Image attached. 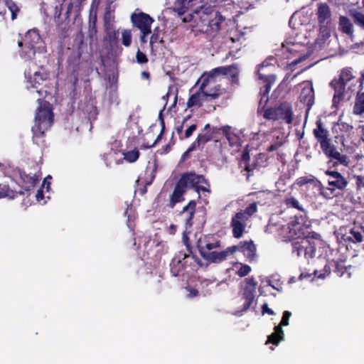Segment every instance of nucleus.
<instances>
[{"instance_id":"nucleus-25","label":"nucleus","mask_w":364,"mask_h":364,"mask_svg":"<svg viewBox=\"0 0 364 364\" xmlns=\"http://www.w3.org/2000/svg\"><path fill=\"white\" fill-rule=\"evenodd\" d=\"M338 30L347 35L351 39L353 36L354 27L351 19L345 16H341L338 20Z\"/></svg>"},{"instance_id":"nucleus-6","label":"nucleus","mask_w":364,"mask_h":364,"mask_svg":"<svg viewBox=\"0 0 364 364\" xmlns=\"http://www.w3.org/2000/svg\"><path fill=\"white\" fill-rule=\"evenodd\" d=\"M230 71L232 70H212L209 73H204L198 80V82H200L198 90L191 95L187 101V107H200L203 105V102L217 99L216 94L207 95L204 93V88L213 82L214 77L218 75L230 74Z\"/></svg>"},{"instance_id":"nucleus-60","label":"nucleus","mask_w":364,"mask_h":364,"mask_svg":"<svg viewBox=\"0 0 364 364\" xmlns=\"http://www.w3.org/2000/svg\"><path fill=\"white\" fill-rule=\"evenodd\" d=\"M161 124H162V129H161V131L160 132V134L158 135V136L156 137L155 141L154 142V144L151 145V146H154L161 138V136L162 134H164V129H165V126H164V121L162 120L161 122Z\"/></svg>"},{"instance_id":"nucleus-12","label":"nucleus","mask_w":364,"mask_h":364,"mask_svg":"<svg viewBox=\"0 0 364 364\" xmlns=\"http://www.w3.org/2000/svg\"><path fill=\"white\" fill-rule=\"evenodd\" d=\"M353 77L350 70H342L338 79H333L330 85L333 87L335 93L333 98V104L343 100L346 86L348 81Z\"/></svg>"},{"instance_id":"nucleus-33","label":"nucleus","mask_w":364,"mask_h":364,"mask_svg":"<svg viewBox=\"0 0 364 364\" xmlns=\"http://www.w3.org/2000/svg\"><path fill=\"white\" fill-rule=\"evenodd\" d=\"M330 29L326 25L320 26V33L318 38L316 41V45H318V47H322L323 44L330 37Z\"/></svg>"},{"instance_id":"nucleus-39","label":"nucleus","mask_w":364,"mask_h":364,"mask_svg":"<svg viewBox=\"0 0 364 364\" xmlns=\"http://www.w3.org/2000/svg\"><path fill=\"white\" fill-rule=\"evenodd\" d=\"M114 0H108L105 14V19L106 21H111L114 19V11L115 6L112 5Z\"/></svg>"},{"instance_id":"nucleus-40","label":"nucleus","mask_w":364,"mask_h":364,"mask_svg":"<svg viewBox=\"0 0 364 364\" xmlns=\"http://www.w3.org/2000/svg\"><path fill=\"white\" fill-rule=\"evenodd\" d=\"M215 83V79L213 80V82L210 83L207 87L204 88V93L207 95L210 94H216L217 98H218L222 94H223V90L220 88V86L219 85H213V87H210L211 84Z\"/></svg>"},{"instance_id":"nucleus-45","label":"nucleus","mask_w":364,"mask_h":364,"mask_svg":"<svg viewBox=\"0 0 364 364\" xmlns=\"http://www.w3.org/2000/svg\"><path fill=\"white\" fill-rule=\"evenodd\" d=\"M291 316V313L290 311H284L283 313L280 323L277 326H281V328H282V326H288L289 320V318Z\"/></svg>"},{"instance_id":"nucleus-56","label":"nucleus","mask_w":364,"mask_h":364,"mask_svg":"<svg viewBox=\"0 0 364 364\" xmlns=\"http://www.w3.org/2000/svg\"><path fill=\"white\" fill-rule=\"evenodd\" d=\"M222 130L227 139L230 141V127L229 126H225L222 127Z\"/></svg>"},{"instance_id":"nucleus-44","label":"nucleus","mask_w":364,"mask_h":364,"mask_svg":"<svg viewBox=\"0 0 364 364\" xmlns=\"http://www.w3.org/2000/svg\"><path fill=\"white\" fill-rule=\"evenodd\" d=\"M333 272L338 276L342 277L346 272V267L340 262H335Z\"/></svg>"},{"instance_id":"nucleus-1","label":"nucleus","mask_w":364,"mask_h":364,"mask_svg":"<svg viewBox=\"0 0 364 364\" xmlns=\"http://www.w3.org/2000/svg\"><path fill=\"white\" fill-rule=\"evenodd\" d=\"M325 174L328 176V187H324L321 182L312 175L298 178L293 186H305V191L312 189L314 196L316 191L326 199L336 197L341 192L346 190L348 181L340 172L334 170H326Z\"/></svg>"},{"instance_id":"nucleus-13","label":"nucleus","mask_w":364,"mask_h":364,"mask_svg":"<svg viewBox=\"0 0 364 364\" xmlns=\"http://www.w3.org/2000/svg\"><path fill=\"white\" fill-rule=\"evenodd\" d=\"M237 251L242 252L250 262L255 261L257 257L256 245L252 240L240 241L237 245L228 247L227 248V258Z\"/></svg>"},{"instance_id":"nucleus-62","label":"nucleus","mask_w":364,"mask_h":364,"mask_svg":"<svg viewBox=\"0 0 364 364\" xmlns=\"http://www.w3.org/2000/svg\"><path fill=\"white\" fill-rule=\"evenodd\" d=\"M43 191L42 189H39L38 191H37V193H36V198H37V200L40 201L41 200L43 199Z\"/></svg>"},{"instance_id":"nucleus-3","label":"nucleus","mask_w":364,"mask_h":364,"mask_svg":"<svg viewBox=\"0 0 364 364\" xmlns=\"http://www.w3.org/2000/svg\"><path fill=\"white\" fill-rule=\"evenodd\" d=\"M210 183L203 175L197 174L194 171L183 173L170 196L168 206L173 208L176 203L183 201V196L188 189L194 190L198 193V198H200V191L210 192Z\"/></svg>"},{"instance_id":"nucleus-20","label":"nucleus","mask_w":364,"mask_h":364,"mask_svg":"<svg viewBox=\"0 0 364 364\" xmlns=\"http://www.w3.org/2000/svg\"><path fill=\"white\" fill-rule=\"evenodd\" d=\"M18 194L23 195V191L16 189V181L13 178H10V183H0V198H14Z\"/></svg>"},{"instance_id":"nucleus-9","label":"nucleus","mask_w":364,"mask_h":364,"mask_svg":"<svg viewBox=\"0 0 364 364\" xmlns=\"http://www.w3.org/2000/svg\"><path fill=\"white\" fill-rule=\"evenodd\" d=\"M263 117L268 120L291 124L294 119L291 105L289 102H284L274 107L267 109L264 107Z\"/></svg>"},{"instance_id":"nucleus-47","label":"nucleus","mask_w":364,"mask_h":364,"mask_svg":"<svg viewBox=\"0 0 364 364\" xmlns=\"http://www.w3.org/2000/svg\"><path fill=\"white\" fill-rule=\"evenodd\" d=\"M197 129V125L196 124L191 125L185 131V134L183 136H181V139L189 138Z\"/></svg>"},{"instance_id":"nucleus-41","label":"nucleus","mask_w":364,"mask_h":364,"mask_svg":"<svg viewBox=\"0 0 364 364\" xmlns=\"http://www.w3.org/2000/svg\"><path fill=\"white\" fill-rule=\"evenodd\" d=\"M122 43L126 47H129L131 45L132 32L130 30H124L122 32Z\"/></svg>"},{"instance_id":"nucleus-23","label":"nucleus","mask_w":364,"mask_h":364,"mask_svg":"<svg viewBox=\"0 0 364 364\" xmlns=\"http://www.w3.org/2000/svg\"><path fill=\"white\" fill-rule=\"evenodd\" d=\"M259 78L262 80L264 82V85L260 88L259 95H262L264 97H266L264 104L262 107V109L265 107L266 104L267 103L269 100V93L270 92L272 85L275 82V75H262L261 74H259Z\"/></svg>"},{"instance_id":"nucleus-19","label":"nucleus","mask_w":364,"mask_h":364,"mask_svg":"<svg viewBox=\"0 0 364 364\" xmlns=\"http://www.w3.org/2000/svg\"><path fill=\"white\" fill-rule=\"evenodd\" d=\"M19 175L23 185L22 186L18 187L17 189H21L23 191V193L26 191H29L33 188H34L41 176V175H37L36 173L30 172L27 173L24 171H20Z\"/></svg>"},{"instance_id":"nucleus-22","label":"nucleus","mask_w":364,"mask_h":364,"mask_svg":"<svg viewBox=\"0 0 364 364\" xmlns=\"http://www.w3.org/2000/svg\"><path fill=\"white\" fill-rule=\"evenodd\" d=\"M196 203L195 200H190L187 205L183 207L181 215L183 218L186 228L193 225V218L196 213Z\"/></svg>"},{"instance_id":"nucleus-53","label":"nucleus","mask_w":364,"mask_h":364,"mask_svg":"<svg viewBox=\"0 0 364 364\" xmlns=\"http://www.w3.org/2000/svg\"><path fill=\"white\" fill-rule=\"evenodd\" d=\"M182 240H183V242L186 245L188 251L190 253H192V251H191L192 247H191V245L190 244L188 237L186 234H183Z\"/></svg>"},{"instance_id":"nucleus-31","label":"nucleus","mask_w":364,"mask_h":364,"mask_svg":"<svg viewBox=\"0 0 364 364\" xmlns=\"http://www.w3.org/2000/svg\"><path fill=\"white\" fill-rule=\"evenodd\" d=\"M284 331L281 326H275L274 332L268 336L266 344L272 343L277 346L279 342L284 339Z\"/></svg>"},{"instance_id":"nucleus-61","label":"nucleus","mask_w":364,"mask_h":364,"mask_svg":"<svg viewBox=\"0 0 364 364\" xmlns=\"http://www.w3.org/2000/svg\"><path fill=\"white\" fill-rule=\"evenodd\" d=\"M52 179V177L50 176H48V177H46L44 180H43V186H46V189L47 191L49 190L50 188V182L48 181V180H51Z\"/></svg>"},{"instance_id":"nucleus-49","label":"nucleus","mask_w":364,"mask_h":364,"mask_svg":"<svg viewBox=\"0 0 364 364\" xmlns=\"http://www.w3.org/2000/svg\"><path fill=\"white\" fill-rule=\"evenodd\" d=\"M338 127L340 131L343 132H350L353 129V126L346 122H341L338 124Z\"/></svg>"},{"instance_id":"nucleus-63","label":"nucleus","mask_w":364,"mask_h":364,"mask_svg":"<svg viewBox=\"0 0 364 364\" xmlns=\"http://www.w3.org/2000/svg\"><path fill=\"white\" fill-rule=\"evenodd\" d=\"M254 168V166H251L249 164H246L245 169L248 173V176H250V173L253 171Z\"/></svg>"},{"instance_id":"nucleus-64","label":"nucleus","mask_w":364,"mask_h":364,"mask_svg":"<svg viewBox=\"0 0 364 364\" xmlns=\"http://www.w3.org/2000/svg\"><path fill=\"white\" fill-rule=\"evenodd\" d=\"M161 290H162V285H161V281L158 280V284L155 287L154 291L156 293L159 294L161 291Z\"/></svg>"},{"instance_id":"nucleus-43","label":"nucleus","mask_w":364,"mask_h":364,"mask_svg":"<svg viewBox=\"0 0 364 364\" xmlns=\"http://www.w3.org/2000/svg\"><path fill=\"white\" fill-rule=\"evenodd\" d=\"M6 5L11 13L12 20H14L16 18V14L18 11V6L11 0H7Z\"/></svg>"},{"instance_id":"nucleus-32","label":"nucleus","mask_w":364,"mask_h":364,"mask_svg":"<svg viewBox=\"0 0 364 364\" xmlns=\"http://www.w3.org/2000/svg\"><path fill=\"white\" fill-rule=\"evenodd\" d=\"M96 70L99 75L103 74L105 75V80H107L111 85L117 83L118 80L117 70H101L102 73L99 72V70Z\"/></svg>"},{"instance_id":"nucleus-51","label":"nucleus","mask_w":364,"mask_h":364,"mask_svg":"<svg viewBox=\"0 0 364 364\" xmlns=\"http://www.w3.org/2000/svg\"><path fill=\"white\" fill-rule=\"evenodd\" d=\"M282 142L276 141L274 144L269 146L266 150L267 152H272V151L277 150L280 146H282Z\"/></svg>"},{"instance_id":"nucleus-54","label":"nucleus","mask_w":364,"mask_h":364,"mask_svg":"<svg viewBox=\"0 0 364 364\" xmlns=\"http://www.w3.org/2000/svg\"><path fill=\"white\" fill-rule=\"evenodd\" d=\"M196 149V147L195 146V144H192L191 146L183 154L181 159L186 160L188 157L189 154Z\"/></svg>"},{"instance_id":"nucleus-55","label":"nucleus","mask_w":364,"mask_h":364,"mask_svg":"<svg viewBox=\"0 0 364 364\" xmlns=\"http://www.w3.org/2000/svg\"><path fill=\"white\" fill-rule=\"evenodd\" d=\"M265 99H266V97H264L262 95H261V97H260V100H259V106H258V109H257V113L258 114H262L264 113V109H262V107L264 104V101H265Z\"/></svg>"},{"instance_id":"nucleus-16","label":"nucleus","mask_w":364,"mask_h":364,"mask_svg":"<svg viewBox=\"0 0 364 364\" xmlns=\"http://www.w3.org/2000/svg\"><path fill=\"white\" fill-rule=\"evenodd\" d=\"M48 79V74L46 70H38L33 73V77H30V82L35 92L39 95L41 98H45L48 95V90L44 87H39L40 85L46 87Z\"/></svg>"},{"instance_id":"nucleus-24","label":"nucleus","mask_w":364,"mask_h":364,"mask_svg":"<svg viewBox=\"0 0 364 364\" xmlns=\"http://www.w3.org/2000/svg\"><path fill=\"white\" fill-rule=\"evenodd\" d=\"M300 102L307 107L306 114L314 104V91L312 87H304L299 96Z\"/></svg>"},{"instance_id":"nucleus-59","label":"nucleus","mask_w":364,"mask_h":364,"mask_svg":"<svg viewBox=\"0 0 364 364\" xmlns=\"http://www.w3.org/2000/svg\"><path fill=\"white\" fill-rule=\"evenodd\" d=\"M110 94L112 95V100H111L112 102H115L117 105H119V99H118V96H117V93L116 89L112 90Z\"/></svg>"},{"instance_id":"nucleus-36","label":"nucleus","mask_w":364,"mask_h":364,"mask_svg":"<svg viewBox=\"0 0 364 364\" xmlns=\"http://www.w3.org/2000/svg\"><path fill=\"white\" fill-rule=\"evenodd\" d=\"M284 203L289 208H291L299 210L304 211L299 200L292 196H287L284 200Z\"/></svg>"},{"instance_id":"nucleus-8","label":"nucleus","mask_w":364,"mask_h":364,"mask_svg":"<svg viewBox=\"0 0 364 364\" xmlns=\"http://www.w3.org/2000/svg\"><path fill=\"white\" fill-rule=\"evenodd\" d=\"M104 49L101 55V60L105 68H114L117 65V56L121 52L118 42V33L112 28L107 30L103 40Z\"/></svg>"},{"instance_id":"nucleus-46","label":"nucleus","mask_w":364,"mask_h":364,"mask_svg":"<svg viewBox=\"0 0 364 364\" xmlns=\"http://www.w3.org/2000/svg\"><path fill=\"white\" fill-rule=\"evenodd\" d=\"M277 64V60L272 56L268 57L264 61H263L261 64V68H267V67H274Z\"/></svg>"},{"instance_id":"nucleus-52","label":"nucleus","mask_w":364,"mask_h":364,"mask_svg":"<svg viewBox=\"0 0 364 364\" xmlns=\"http://www.w3.org/2000/svg\"><path fill=\"white\" fill-rule=\"evenodd\" d=\"M136 58L137 62L139 63H145L147 61L146 56L143 53H141L140 50H138Z\"/></svg>"},{"instance_id":"nucleus-50","label":"nucleus","mask_w":364,"mask_h":364,"mask_svg":"<svg viewBox=\"0 0 364 364\" xmlns=\"http://www.w3.org/2000/svg\"><path fill=\"white\" fill-rule=\"evenodd\" d=\"M157 168H158V164H157L156 161H154V163L152 166L151 170V173H150V181L147 182L146 185H150L152 183V181H154V179L155 178Z\"/></svg>"},{"instance_id":"nucleus-18","label":"nucleus","mask_w":364,"mask_h":364,"mask_svg":"<svg viewBox=\"0 0 364 364\" xmlns=\"http://www.w3.org/2000/svg\"><path fill=\"white\" fill-rule=\"evenodd\" d=\"M246 218H243L242 213H235L231 219L230 226L232 228V235L235 238H240L245 230Z\"/></svg>"},{"instance_id":"nucleus-42","label":"nucleus","mask_w":364,"mask_h":364,"mask_svg":"<svg viewBox=\"0 0 364 364\" xmlns=\"http://www.w3.org/2000/svg\"><path fill=\"white\" fill-rule=\"evenodd\" d=\"M240 268L237 270L236 274L239 276L240 277H244L249 274V273L251 272L252 269L251 267L245 264L240 263Z\"/></svg>"},{"instance_id":"nucleus-2","label":"nucleus","mask_w":364,"mask_h":364,"mask_svg":"<svg viewBox=\"0 0 364 364\" xmlns=\"http://www.w3.org/2000/svg\"><path fill=\"white\" fill-rule=\"evenodd\" d=\"M289 237L294 241L291 243L292 253L298 257L304 256L306 259L316 256V246L321 240V235L316 232H308L304 235L303 225L297 221L289 224Z\"/></svg>"},{"instance_id":"nucleus-4","label":"nucleus","mask_w":364,"mask_h":364,"mask_svg":"<svg viewBox=\"0 0 364 364\" xmlns=\"http://www.w3.org/2000/svg\"><path fill=\"white\" fill-rule=\"evenodd\" d=\"M43 99L37 100L39 106L35 114V124L32 127L33 141L38 146L45 144V132L52 126L54 120L51 104Z\"/></svg>"},{"instance_id":"nucleus-15","label":"nucleus","mask_w":364,"mask_h":364,"mask_svg":"<svg viewBox=\"0 0 364 364\" xmlns=\"http://www.w3.org/2000/svg\"><path fill=\"white\" fill-rule=\"evenodd\" d=\"M313 134L323 152H326L333 144L331 143L329 131L325 128L321 119L316 121V127L313 129Z\"/></svg>"},{"instance_id":"nucleus-28","label":"nucleus","mask_w":364,"mask_h":364,"mask_svg":"<svg viewBox=\"0 0 364 364\" xmlns=\"http://www.w3.org/2000/svg\"><path fill=\"white\" fill-rule=\"evenodd\" d=\"M98 3L94 1L90 8L88 28L90 35L95 34L97 32L96 22L97 15Z\"/></svg>"},{"instance_id":"nucleus-10","label":"nucleus","mask_w":364,"mask_h":364,"mask_svg":"<svg viewBox=\"0 0 364 364\" xmlns=\"http://www.w3.org/2000/svg\"><path fill=\"white\" fill-rule=\"evenodd\" d=\"M207 1L205 4H202L195 9H191V13L187 16H184L182 19L183 22H191L194 21L196 25L201 27V30L203 31L205 25H206L208 21L212 17L215 10L211 6H207Z\"/></svg>"},{"instance_id":"nucleus-17","label":"nucleus","mask_w":364,"mask_h":364,"mask_svg":"<svg viewBox=\"0 0 364 364\" xmlns=\"http://www.w3.org/2000/svg\"><path fill=\"white\" fill-rule=\"evenodd\" d=\"M257 282L253 277L246 278L244 280V287L242 288V299H245V303L242 306V311H245L250 309L253 303L255 297V292Z\"/></svg>"},{"instance_id":"nucleus-57","label":"nucleus","mask_w":364,"mask_h":364,"mask_svg":"<svg viewBox=\"0 0 364 364\" xmlns=\"http://www.w3.org/2000/svg\"><path fill=\"white\" fill-rule=\"evenodd\" d=\"M262 313L263 314L267 313L269 315H274V311L268 307L267 304H264L262 306Z\"/></svg>"},{"instance_id":"nucleus-37","label":"nucleus","mask_w":364,"mask_h":364,"mask_svg":"<svg viewBox=\"0 0 364 364\" xmlns=\"http://www.w3.org/2000/svg\"><path fill=\"white\" fill-rule=\"evenodd\" d=\"M350 16L353 22L364 30V14L355 10L350 11Z\"/></svg>"},{"instance_id":"nucleus-58","label":"nucleus","mask_w":364,"mask_h":364,"mask_svg":"<svg viewBox=\"0 0 364 364\" xmlns=\"http://www.w3.org/2000/svg\"><path fill=\"white\" fill-rule=\"evenodd\" d=\"M77 70H73V72L72 73V75L74 77V80H73V97L75 96V84L78 81V78H77Z\"/></svg>"},{"instance_id":"nucleus-7","label":"nucleus","mask_w":364,"mask_h":364,"mask_svg":"<svg viewBox=\"0 0 364 364\" xmlns=\"http://www.w3.org/2000/svg\"><path fill=\"white\" fill-rule=\"evenodd\" d=\"M18 45L21 48V56L25 60L33 59L36 53L46 52L38 31L34 28L28 31Z\"/></svg>"},{"instance_id":"nucleus-35","label":"nucleus","mask_w":364,"mask_h":364,"mask_svg":"<svg viewBox=\"0 0 364 364\" xmlns=\"http://www.w3.org/2000/svg\"><path fill=\"white\" fill-rule=\"evenodd\" d=\"M122 154L124 156V159L127 162L134 163L139 159L140 152L136 148H135L131 151H123Z\"/></svg>"},{"instance_id":"nucleus-21","label":"nucleus","mask_w":364,"mask_h":364,"mask_svg":"<svg viewBox=\"0 0 364 364\" xmlns=\"http://www.w3.org/2000/svg\"><path fill=\"white\" fill-rule=\"evenodd\" d=\"M323 154L329 159L336 160L335 164H341L345 166H348L350 163V159L345 154H341L338 151L336 150L334 145L331 146L329 149H327Z\"/></svg>"},{"instance_id":"nucleus-38","label":"nucleus","mask_w":364,"mask_h":364,"mask_svg":"<svg viewBox=\"0 0 364 364\" xmlns=\"http://www.w3.org/2000/svg\"><path fill=\"white\" fill-rule=\"evenodd\" d=\"M257 210V205L255 202L250 203L244 210H241L238 212V213H242L243 215V218H246L247 220Z\"/></svg>"},{"instance_id":"nucleus-48","label":"nucleus","mask_w":364,"mask_h":364,"mask_svg":"<svg viewBox=\"0 0 364 364\" xmlns=\"http://www.w3.org/2000/svg\"><path fill=\"white\" fill-rule=\"evenodd\" d=\"M355 179L357 190L364 188V175L355 176Z\"/></svg>"},{"instance_id":"nucleus-30","label":"nucleus","mask_w":364,"mask_h":364,"mask_svg":"<svg viewBox=\"0 0 364 364\" xmlns=\"http://www.w3.org/2000/svg\"><path fill=\"white\" fill-rule=\"evenodd\" d=\"M353 112L356 115L364 114V92L358 91L356 93Z\"/></svg>"},{"instance_id":"nucleus-34","label":"nucleus","mask_w":364,"mask_h":364,"mask_svg":"<svg viewBox=\"0 0 364 364\" xmlns=\"http://www.w3.org/2000/svg\"><path fill=\"white\" fill-rule=\"evenodd\" d=\"M213 139V132H206L203 134H199L196 139V140L193 142V144H195V146L199 147L201 145H204L209 141H210Z\"/></svg>"},{"instance_id":"nucleus-29","label":"nucleus","mask_w":364,"mask_h":364,"mask_svg":"<svg viewBox=\"0 0 364 364\" xmlns=\"http://www.w3.org/2000/svg\"><path fill=\"white\" fill-rule=\"evenodd\" d=\"M317 14L320 26L322 25L328 26L331 16L328 6L326 4H320L318 7Z\"/></svg>"},{"instance_id":"nucleus-14","label":"nucleus","mask_w":364,"mask_h":364,"mask_svg":"<svg viewBox=\"0 0 364 364\" xmlns=\"http://www.w3.org/2000/svg\"><path fill=\"white\" fill-rule=\"evenodd\" d=\"M132 21L134 26L136 27L141 31V43L146 42V36L151 33V25L153 19L149 15L144 13L133 14L132 15Z\"/></svg>"},{"instance_id":"nucleus-26","label":"nucleus","mask_w":364,"mask_h":364,"mask_svg":"<svg viewBox=\"0 0 364 364\" xmlns=\"http://www.w3.org/2000/svg\"><path fill=\"white\" fill-rule=\"evenodd\" d=\"M223 21L222 15L215 11L213 14L212 17L209 18L206 25V28L204 29L205 32H217L220 28V23Z\"/></svg>"},{"instance_id":"nucleus-5","label":"nucleus","mask_w":364,"mask_h":364,"mask_svg":"<svg viewBox=\"0 0 364 364\" xmlns=\"http://www.w3.org/2000/svg\"><path fill=\"white\" fill-rule=\"evenodd\" d=\"M196 247L200 256L206 261L212 263H219L227 259V249L217 252L213 250L220 247V240L212 234L201 235Z\"/></svg>"},{"instance_id":"nucleus-27","label":"nucleus","mask_w":364,"mask_h":364,"mask_svg":"<svg viewBox=\"0 0 364 364\" xmlns=\"http://www.w3.org/2000/svg\"><path fill=\"white\" fill-rule=\"evenodd\" d=\"M362 233H364V227L355 225L349 230L348 234L343 235V237L345 240L354 243L360 242L363 240Z\"/></svg>"},{"instance_id":"nucleus-11","label":"nucleus","mask_w":364,"mask_h":364,"mask_svg":"<svg viewBox=\"0 0 364 364\" xmlns=\"http://www.w3.org/2000/svg\"><path fill=\"white\" fill-rule=\"evenodd\" d=\"M199 262V259L196 255H190L183 251H180L175 255L170 264L171 273L173 277L179 276L187 267L191 265V262Z\"/></svg>"}]
</instances>
